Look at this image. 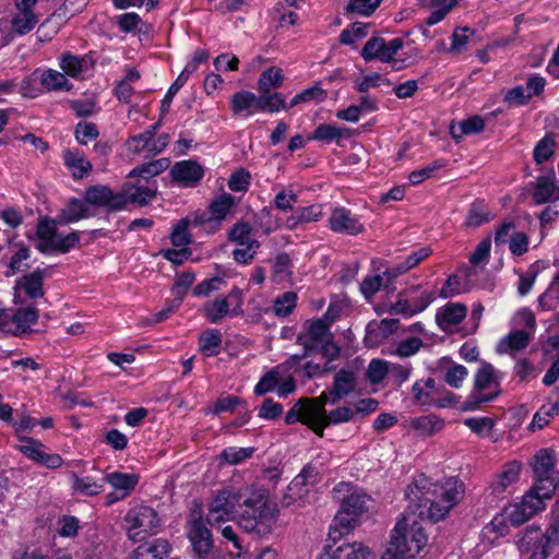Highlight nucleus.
<instances>
[{
  "label": "nucleus",
  "mask_w": 559,
  "mask_h": 559,
  "mask_svg": "<svg viewBox=\"0 0 559 559\" xmlns=\"http://www.w3.org/2000/svg\"><path fill=\"white\" fill-rule=\"evenodd\" d=\"M277 515L278 509L270 503L267 495L252 492L238 510V525L247 533L263 537L271 533Z\"/></svg>",
  "instance_id": "obj_1"
},
{
  "label": "nucleus",
  "mask_w": 559,
  "mask_h": 559,
  "mask_svg": "<svg viewBox=\"0 0 559 559\" xmlns=\"http://www.w3.org/2000/svg\"><path fill=\"white\" fill-rule=\"evenodd\" d=\"M428 535L418 521L408 523L405 516L397 520L389 546L381 559H413L427 545Z\"/></svg>",
  "instance_id": "obj_2"
},
{
  "label": "nucleus",
  "mask_w": 559,
  "mask_h": 559,
  "mask_svg": "<svg viewBox=\"0 0 559 559\" xmlns=\"http://www.w3.org/2000/svg\"><path fill=\"white\" fill-rule=\"evenodd\" d=\"M557 453L552 448H540L528 461L533 484L528 491L544 500L551 499L559 486Z\"/></svg>",
  "instance_id": "obj_3"
},
{
  "label": "nucleus",
  "mask_w": 559,
  "mask_h": 559,
  "mask_svg": "<svg viewBox=\"0 0 559 559\" xmlns=\"http://www.w3.org/2000/svg\"><path fill=\"white\" fill-rule=\"evenodd\" d=\"M133 189L132 193H128L124 190L114 191L107 185H92L88 187L87 200L96 207L114 213L124 210L129 203L145 205L156 197V191L150 187L134 186Z\"/></svg>",
  "instance_id": "obj_4"
},
{
  "label": "nucleus",
  "mask_w": 559,
  "mask_h": 559,
  "mask_svg": "<svg viewBox=\"0 0 559 559\" xmlns=\"http://www.w3.org/2000/svg\"><path fill=\"white\" fill-rule=\"evenodd\" d=\"M427 479L420 477L409 484L405 490V497L411 503L417 508L420 518H427L432 523H438L443 520L452 508H448L438 497H429L427 487Z\"/></svg>",
  "instance_id": "obj_5"
},
{
  "label": "nucleus",
  "mask_w": 559,
  "mask_h": 559,
  "mask_svg": "<svg viewBox=\"0 0 559 559\" xmlns=\"http://www.w3.org/2000/svg\"><path fill=\"white\" fill-rule=\"evenodd\" d=\"M491 384H495L496 386H499L500 384L497 371L490 362L481 360L480 366L475 373L474 388L463 402L461 409L464 412H473L478 409L481 404L495 401L499 396L500 390L493 393L483 392Z\"/></svg>",
  "instance_id": "obj_6"
},
{
  "label": "nucleus",
  "mask_w": 559,
  "mask_h": 559,
  "mask_svg": "<svg viewBox=\"0 0 559 559\" xmlns=\"http://www.w3.org/2000/svg\"><path fill=\"white\" fill-rule=\"evenodd\" d=\"M211 525L200 508H195L189 514L187 520V537L190 543L192 554L198 559H209L214 549V539Z\"/></svg>",
  "instance_id": "obj_7"
},
{
  "label": "nucleus",
  "mask_w": 559,
  "mask_h": 559,
  "mask_svg": "<svg viewBox=\"0 0 559 559\" xmlns=\"http://www.w3.org/2000/svg\"><path fill=\"white\" fill-rule=\"evenodd\" d=\"M246 497L229 489H222L216 492L209 504L207 522L213 525L215 522L226 521L238 515V510Z\"/></svg>",
  "instance_id": "obj_8"
},
{
  "label": "nucleus",
  "mask_w": 559,
  "mask_h": 559,
  "mask_svg": "<svg viewBox=\"0 0 559 559\" xmlns=\"http://www.w3.org/2000/svg\"><path fill=\"white\" fill-rule=\"evenodd\" d=\"M124 519L130 524L129 534L134 539L140 533L156 534L160 526L157 511L150 506L141 504L132 508Z\"/></svg>",
  "instance_id": "obj_9"
},
{
  "label": "nucleus",
  "mask_w": 559,
  "mask_h": 559,
  "mask_svg": "<svg viewBox=\"0 0 559 559\" xmlns=\"http://www.w3.org/2000/svg\"><path fill=\"white\" fill-rule=\"evenodd\" d=\"M19 440L26 444L19 445L17 450L34 463L49 469L59 468L63 464V459L60 454L44 452L43 449L46 445L40 440L27 436H19Z\"/></svg>",
  "instance_id": "obj_10"
},
{
  "label": "nucleus",
  "mask_w": 559,
  "mask_h": 559,
  "mask_svg": "<svg viewBox=\"0 0 559 559\" xmlns=\"http://www.w3.org/2000/svg\"><path fill=\"white\" fill-rule=\"evenodd\" d=\"M326 226L335 234L347 236H357L365 231L359 216L345 206H336L332 210Z\"/></svg>",
  "instance_id": "obj_11"
},
{
  "label": "nucleus",
  "mask_w": 559,
  "mask_h": 559,
  "mask_svg": "<svg viewBox=\"0 0 559 559\" xmlns=\"http://www.w3.org/2000/svg\"><path fill=\"white\" fill-rule=\"evenodd\" d=\"M544 508L545 500L527 490L520 503L504 508L502 512L508 515L510 525L516 527L527 522Z\"/></svg>",
  "instance_id": "obj_12"
},
{
  "label": "nucleus",
  "mask_w": 559,
  "mask_h": 559,
  "mask_svg": "<svg viewBox=\"0 0 559 559\" xmlns=\"http://www.w3.org/2000/svg\"><path fill=\"white\" fill-rule=\"evenodd\" d=\"M519 544L522 551L530 552L527 559H547L556 548L548 543L547 537L538 527L527 528Z\"/></svg>",
  "instance_id": "obj_13"
},
{
  "label": "nucleus",
  "mask_w": 559,
  "mask_h": 559,
  "mask_svg": "<svg viewBox=\"0 0 559 559\" xmlns=\"http://www.w3.org/2000/svg\"><path fill=\"white\" fill-rule=\"evenodd\" d=\"M87 192L88 187L85 189L83 199L75 197L70 198L67 204L58 212L57 223H59L60 226H67L93 216L88 205H96L87 200Z\"/></svg>",
  "instance_id": "obj_14"
},
{
  "label": "nucleus",
  "mask_w": 559,
  "mask_h": 559,
  "mask_svg": "<svg viewBox=\"0 0 559 559\" xmlns=\"http://www.w3.org/2000/svg\"><path fill=\"white\" fill-rule=\"evenodd\" d=\"M318 559H374V556L361 543H343L341 547L324 546Z\"/></svg>",
  "instance_id": "obj_15"
},
{
  "label": "nucleus",
  "mask_w": 559,
  "mask_h": 559,
  "mask_svg": "<svg viewBox=\"0 0 559 559\" xmlns=\"http://www.w3.org/2000/svg\"><path fill=\"white\" fill-rule=\"evenodd\" d=\"M170 176L183 187H195L204 177V168L193 159L180 160L170 168Z\"/></svg>",
  "instance_id": "obj_16"
},
{
  "label": "nucleus",
  "mask_w": 559,
  "mask_h": 559,
  "mask_svg": "<svg viewBox=\"0 0 559 559\" xmlns=\"http://www.w3.org/2000/svg\"><path fill=\"white\" fill-rule=\"evenodd\" d=\"M358 523V519L353 515L342 513V510L335 515L330 525L326 544L324 546L341 547L343 543H348L345 536L350 534Z\"/></svg>",
  "instance_id": "obj_17"
},
{
  "label": "nucleus",
  "mask_w": 559,
  "mask_h": 559,
  "mask_svg": "<svg viewBox=\"0 0 559 559\" xmlns=\"http://www.w3.org/2000/svg\"><path fill=\"white\" fill-rule=\"evenodd\" d=\"M87 4L88 0H64V2L57 8L49 17L40 24L38 32L49 24L55 23L56 26L53 33H57L60 26L66 24L74 15L81 13Z\"/></svg>",
  "instance_id": "obj_18"
},
{
  "label": "nucleus",
  "mask_w": 559,
  "mask_h": 559,
  "mask_svg": "<svg viewBox=\"0 0 559 559\" xmlns=\"http://www.w3.org/2000/svg\"><path fill=\"white\" fill-rule=\"evenodd\" d=\"M57 216L51 218L49 216H40L36 225L35 237L38 242L35 248L43 254L50 253V247L56 240L58 234Z\"/></svg>",
  "instance_id": "obj_19"
},
{
  "label": "nucleus",
  "mask_w": 559,
  "mask_h": 559,
  "mask_svg": "<svg viewBox=\"0 0 559 559\" xmlns=\"http://www.w3.org/2000/svg\"><path fill=\"white\" fill-rule=\"evenodd\" d=\"M464 492V483L457 476H451L437 486L432 496L447 503L448 508H454L463 499Z\"/></svg>",
  "instance_id": "obj_20"
},
{
  "label": "nucleus",
  "mask_w": 559,
  "mask_h": 559,
  "mask_svg": "<svg viewBox=\"0 0 559 559\" xmlns=\"http://www.w3.org/2000/svg\"><path fill=\"white\" fill-rule=\"evenodd\" d=\"M49 267H36L33 272L24 274L16 283V288H22L29 299H38L44 297V281L48 275Z\"/></svg>",
  "instance_id": "obj_21"
},
{
  "label": "nucleus",
  "mask_w": 559,
  "mask_h": 559,
  "mask_svg": "<svg viewBox=\"0 0 559 559\" xmlns=\"http://www.w3.org/2000/svg\"><path fill=\"white\" fill-rule=\"evenodd\" d=\"M62 160L63 165L69 169L75 180L87 177L93 169L92 163L80 148L64 150L62 152Z\"/></svg>",
  "instance_id": "obj_22"
},
{
  "label": "nucleus",
  "mask_w": 559,
  "mask_h": 559,
  "mask_svg": "<svg viewBox=\"0 0 559 559\" xmlns=\"http://www.w3.org/2000/svg\"><path fill=\"white\" fill-rule=\"evenodd\" d=\"M357 379L355 372L345 368L335 372L333 384L330 389L331 401L330 404L334 405L343 397L347 396L356 390Z\"/></svg>",
  "instance_id": "obj_23"
},
{
  "label": "nucleus",
  "mask_w": 559,
  "mask_h": 559,
  "mask_svg": "<svg viewBox=\"0 0 559 559\" xmlns=\"http://www.w3.org/2000/svg\"><path fill=\"white\" fill-rule=\"evenodd\" d=\"M39 310L33 306L20 307L11 316V322L14 324L13 335L23 336L33 332L32 325L37 323Z\"/></svg>",
  "instance_id": "obj_24"
},
{
  "label": "nucleus",
  "mask_w": 559,
  "mask_h": 559,
  "mask_svg": "<svg viewBox=\"0 0 559 559\" xmlns=\"http://www.w3.org/2000/svg\"><path fill=\"white\" fill-rule=\"evenodd\" d=\"M522 466V462L519 460L507 462L502 466V471L490 484L492 493L501 495L510 485L516 483L520 478Z\"/></svg>",
  "instance_id": "obj_25"
},
{
  "label": "nucleus",
  "mask_w": 559,
  "mask_h": 559,
  "mask_svg": "<svg viewBox=\"0 0 559 559\" xmlns=\"http://www.w3.org/2000/svg\"><path fill=\"white\" fill-rule=\"evenodd\" d=\"M105 485L108 484L112 489L121 493V497L128 498L136 485L139 484L140 476L134 473L112 472L104 476Z\"/></svg>",
  "instance_id": "obj_26"
},
{
  "label": "nucleus",
  "mask_w": 559,
  "mask_h": 559,
  "mask_svg": "<svg viewBox=\"0 0 559 559\" xmlns=\"http://www.w3.org/2000/svg\"><path fill=\"white\" fill-rule=\"evenodd\" d=\"M412 429L420 437H430L443 430L445 421L438 415L429 414L411 419Z\"/></svg>",
  "instance_id": "obj_27"
},
{
  "label": "nucleus",
  "mask_w": 559,
  "mask_h": 559,
  "mask_svg": "<svg viewBox=\"0 0 559 559\" xmlns=\"http://www.w3.org/2000/svg\"><path fill=\"white\" fill-rule=\"evenodd\" d=\"M259 93L258 111L275 114L292 108L288 107L285 95L280 92L262 90Z\"/></svg>",
  "instance_id": "obj_28"
},
{
  "label": "nucleus",
  "mask_w": 559,
  "mask_h": 559,
  "mask_svg": "<svg viewBox=\"0 0 559 559\" xmlns=\"http://www.w3.org/2000/svg\"><path fill=\"white\" fill-rule=\"evenodd\" d=\"M171 546L167 539L154 538L135 548V557L142 559H165L168 557Z\"/></svg>",
  "instance_id": "obj_29"
},
{
  "label": "nucleus",
  "mask_w": 559,
  "mask_h": 559,
  "mask_svg": "<svg viewBox=\"0 0 559 559\" xmlns=\"http://www.w3.org/2000/svg\"><path fill=\"white\" fill-rule=\"evenodd\" d=\"M71 478L73 491L81 496L95 497L103 492L105 487L104 476L102 478L92 476L80 477L75 473H72Z\"/></svg>",
  "instance_id": "obj_30"
},
{
  "label": "nucleus",
  "mask_w": 559,
  "mask_h": 559,
  "mask_svg": "<svg viewBox=\"0 0 559 559\" xmlns=\"http://www.w3.org/2000/svg\"><path fill=\"white\" fill-rule=\"evenodd\" d=\"M307 407L308 404L306 403L305 397L297 400V402L286 413L284 417L285 424L290 426L300 423L314 432L318 424L311 415H308Z\"/></svg>",
  "instance_id": "obj_31"
},
{
  "label": "nucleus",
  "mask_w": 559,
  "mask_h": 559,
  "mask_svg": "<svg viewBox=\"0 0 559 559\" xmlns=\"http://www.w3.org/2000/svg\"><path fill=\"white\" fill-rule=\"evenodd\" d=\"M169 166L170 159L167 157L146 162L131 169L128 178H142L147 181L164 173Z\"/></svg>",
  "instance_id": "obj_32"
},
{
  "label": "nucleus",
  "mask_w": 559,
  "mask_h": 559,
  "mask_svg": "<svg viewBox=\"0 0 559 559\" xmlns=\"http://www.w3.org/2000/svg\"><path fill=\"white\" fill-rule=\"evenodd\" d=\"M355 416V412L353 408L348 406H338L335 409L330 411L322 420H320V424L318 423V426L314 429V433L318 437L324 436V429L331 425H340L344 423L350 421Z\"/></svg>",
  "instance_id": "obj_33"
},
{
  "label": "nucleus",
  "mask_w": 559,
  "mask_h": 559,
  "mask_svg": "<svg viewBox=\"0 0 559 559\" xmlns=\"http://www.w3.org/2000/svg\"><path fill=\"white\" fill-rule=\"evenodd\" d=\"M223 336L217 329H206L198 338L199 350L206 357H214L221 353Z\"/></svg>",
  "instance_id": "obj_34"
},
{
  "label": "nucleus",
  "mask_w": 559,
  "mask_h": 559,
  "mask_svg": "<svg viewBox=\"0 0 559 559\" xmlns=\"http://www.w3.org/2000/svg\"><path fill=\"white\" fill-rule=\"evenodd\" d=\"M485 119L479 115L469 116L462 120L456 127L451 126L450 133L452 138L459 142L464 135L478 134L485 130Z\"/></svg>",
  "instance_id": "obj_35"
},
{
  "label": "nucleus",
  "mask_w": 559,
  "mask_h": 559,
  "mask_svg": "<svg viewBox=\"0 0 559 559\" xmlns=\"http://www.w3.org/2000/svg\"><path fill=\"white\" fill-rule=\"evenodd\" d=\"M230 302L227 296H218L203 306V316L210 323L221 322L229 313Z\"/></svg>",
  "instance_id": "obj_36"
},
{
  "label": "nucleus",
  "mask_w": 559,
  "mask_h": 559,
  "mask_svg": "<svg viewBox=\"0 0 559 559\" xmlns=\"http://www.w3.org/2000/svg\"><path fill=\"white\" fill-rule=\"evenodd\" d=\"M556 186L554 174L542 175L537 177L534 185L532 198L535 204H544L551 201Z\"/></svg>",
  "instance_id": "obj_37"
},
{
  "label": "nucleus",
  "mask_w": 559,
  "mask_h": 559,
  "mask_svg": "<svg viewBox=\"0 0 559 559\" xmlns=\"http://www.w3.org/2000/svg\"><path fill=\"white\" fill-rule=\"evenodd\" d=\"M235 205V197L230 193L223 192L211 201L209 205V219L216 222L224 221Z\"/></svg>",
  "instance_id": "obj_38"
},
{
  "label": "nucleus",
  "mask_w": 559,
  "mask_h": 559,
  "mask_svg": "<svg viewBox=\"0 0 559 559\" xmlns=\"http://www.w3.org/2000/svg\"><path fill=\"white\" fill-rule=\"evenodd\" d=\"M510 526L508 515L501 512L483 527L481 537L483 539H488L491 544H495L497 539L509 534Z\"/></svg>",
  "instance_id": "obj_39"
},
{
  "label": "nucleus",
  "mask_w": 559,
  "mask_h": 559,
  "mask_svg": "<svg viewBox=\"0 0 559 559\" xmlns=\"http://www.w3.org/2000/svg\"><path fill=\"white\" fill-rule=\"evenodd\" d=\"M530 333L525 330H512L498 344L500 353L520 352L527 347L530 343Z\"/></svg>",
  "instance_id": "obj_40"
},
{
  "label": "nucleus",
  "mask_w": 559,
  "mask_h": 559,
  "mask_svg": "<svg viewBox=\"0 0 559 559\" xmlns=\"http://www.w3.org/2000/svg\"><path fill=\"white\" fill-rule=\"evenodd\" d=\"M467 314V307L460 302H449L437 311L436 321L450 325L460 324Z\"/></svg>",
  "instance_id": "obj_41"
},
{
  "label": "nucleus",
  "mask_w": 559,
  "mask_h": 559,
  "mask_svg": "<svg viewBox=\"0 0 559 559\" xmlns=\"http://www.w3.org/2000/svg\"><path fill=\"white\" fill-rule=\"evenodd\" d=\"M369 496L364 492L354 491L346 496L341 503L342 513L359 518L362 513L368 511L367 502Z\"/></svg>",
  "instance_id": "obj_42"
},
{
  "label": "nucleus",
  "mask_w": 559,
  "mask_h": 559,
  "mask_svg": "<svg viewBox=\"0 0 559 559\" xmlns=\"http://www.w3.org/2000/svg\"><path fill=\"white\" fill-rule=\"evenodd\" d=\"M40 83L48 91H66L73 88V84L67 79L64 73L53 69L45 70L40 76Z\"/></svg>",
  "instance_id": "obj_43"
},
{
  "label": "nucleus",
  "mask_w": 559,
  "mask_h": 559,
  "mask_svg": "<svg viewBox=\"0 0 559 559\" xmlns=\"http://www.w3.org/2000/svg\"><path fill=\"white\" fill-rule=\"evenodd\" d=\"M321 216V205L312 204L309 206H302L294 211V214L288 217L287 224L290 228H295L297 225L302 223L317 222Z\"/></svg>",
  "instance_id": "obj_44"
},
{
  "label": "nucleus",
  "mask_w": 559,
  "mask_h": 559,
  "mask_svg": "<svg viewBox=\"0 0 559 559\" xmlns=\"http://www.w3.org/2000/svg\"><path fill=\"white\" fill-rule=\"evenodd\" d=\"M370 24L365 22H354L350 23L347 27H345L340 36L338 41L342 45L352 46L357 40H360L368 36Z\"/></svg>",
  "instance_id": "obj_45"
},
{
  "label": "nucleus",
  "mask_w": 559,
  "mask_h": 559,
  "mask_svg": "<svg viewBox=\"0 0 559 559\" xmlns=\"http://www.w3.org/2000/svg\"><path fill=\"white\" fill-rule=\"evenodd\" d=\"M490 221V212L484 200L476 199L471 203L464 224L467 227H479Z\"/></svg>",
  "instance_id": "obj_46"
},
{
  "label": "nucleus",
  "mask_w": 559,
  "mask_h": 559,
  "mask_svg": "<svg viewBox=\"0 0 559 559\" xmlns=\"http://www.w3.org/2000/svg\"><path fill=\"white\" fill-rule=\"evenodd\" d=\"M81 247V231L72 230L64 236L58 235L50 247V252L66 254L74 249H80Z\"/></svg>",
  "instance_id": "obj_47"
},
{
  "label": "nucleus",
  "mask_w": 559,
  "mask_h": 559,
  "mask_svg": "<svg viewBox=\"0 0 559 559\" xmlns=\"http://www.w3.org/2000/svg\"><path fill=\"white\" fill-rule=\"evenodd\" d=\"M326 97H328V92L322 88L320 82H317L314 85L297 93L290 99L288 107H295L299 104L309 103V102L322 103L326 99Z\"/></svg>",
  "instance_id": "obj_48"
},
{
  "label": "nucleus",
  "mask_w": 559,
  "mask_h": 559,
  "mask_svg": "<svg viewBox=\"0 0 559 559\" xmlns=\"http://www.w3.org/2000/svg\"><path fill=\"white\" fill-rule=\"evenodd\" d=\"M432 254V249L427 246L419 248L413 252H411L404 261L396 264L394 266L395 274H405L409 270L416 267L418 264H420L423 261H425L427 258H429Z\"/></svg>",
  "instance_id": "obj_49"
},
{
  "label": "nucleus",
  "mask_w": 559,
  "mask_h": 559,
  "mask_svg": "<svg viewBox=\"0 0 559 559\" xmlns=\"http://www.w3.org/2000/svg\"><path fill=\"white\" fill-rule=\"evenodd\" d=\"M191 219L186 216L180 218L173 227L169 236L170 242L174 247H187L192 242V236L189 233Z\"/></svg>",
  "instance_id": "obj_50"
},
{
  "label": "nucleus",
  "mask_w": 559,
  "mask_h": 559,
  "mask_svg": "<svg viewBox=\"0 0 559 559\" xmlns=\"http://www.w3.org/2000/svg\"><path fill=\"white\" fill-rule=\"evenodd\" d=\"M254 107L258 110V96L249 91L236 92L230 98V109L234 115Z\"/></svg>",
  "instance_id": "obj_51"
},
{
  "label": "nucleus",
  "mask_w": 559,
  "mask_h": 559,
  "mask_svg": "<svg viewBox=\"0 0 559 559\" xmlns=\"http://www.w3.org/2000/svg\"><path fill=\"white\" fill-rule=\"evenodd\" d=\"M284 83V75L281 68L270 67L265 69L258 81V91H272L280 88Z\"/></svg>",
  "instance_id": "obj_52"
},
{
  "label": "nucleus",
  "mask_w": 559,
  "mask_h": 559,
  "mask_svg": "<svg viewBox=\"0 0 559 559\" xmlns=\"http://www.w3.org/2000/svg\"><path fill=\"white\" fill-rule=\"evenodd\" d=\"M280 381V366H275L266 371L259 379L258 383L253 388V393L257 396L265 395L270 392L276 391V386Z\"/></svg>",
  "instance_id": "obj_53"
},
{
  "label": "nucleus",
  "mask_w": 559,
  "mask_h": 559,
  "mask_svg": "<svg viewBox=\"0 0 559 559\" xmlns=\"http://www.w3.org/2000/svg\"><path fill=\"white\" fill-rule=\"evenodd\" d=\"M85 57L66 51L60 56L59 66L66 75L78 78L84 70Z\"/></svg>",
  "instance_id": "obj_54"
},
{
  "label": "nucleus",
  "mask_w": 559,
  "mask_h": 559,
  "mask_svg": "<svg viewBox=\"0 0 559 559\" xmlns=\"http://www.w3.org/2000/svg\"><path fill=\"white\" fill-rule=\"evenodd\" d=\"M255 448L227 447L221 452V459L229 465H238L252 457Z\"/></svg>",
  "instance_id": "obj_55"
},
{
  "label": "nucleus",
  "mask_w": 559,
  "mask_h": 559,
  "mask_svg": "<svg viewBox=\"0 0 559 559\" xmlns=\"http://www.w3.org/2000/svg\"><path fill=\"white\" fill-rule=\"evenodd\" d=\"M306 403L308 404L307 411L308 415H311L317 424H320V420L324 418V416L328 414L325 409V405L330 403L331 395L330 391H323L319 396L317 397H305Z\"/></svg>",
  "instance_id": "obj_56"
},
{
  "label": "nucleus",
  "mask_w": 559,
  "mask_h": 559,
  "mask_svg": "<svg viewBox=\"0 0 559 559\" xmlns=\"http://www.w3.org/2000/svg\"><path fill=\"white\" fill-rule=\"evenodd\" d=\"M247 405V402L236 395H221L212 407L209 409L207 414L213 416H218L225 412H234L237 406Z\"/></svg>",
  "instance_id": "obj_57"
},
{
  "label": "nucleus",
  "mask_w": 559,
  "mask_h": 559,
  "mask_svg": "<svg viewBox=\"0 0 559 559\" xmlns=\"http://www.w3.org/2000/svg\"><path fill=\"white\" fill-rule=\"evenodd\" d=\"M447 166V160L439 158L433 160L431 164L420 169H415L408 175V180L412 186H418L425 180L433 177L435 173Z\"/></svg>",
  "instance_id": "obj_58"
},
{
  "label": "nucleus",
  "mask_w": 559,
  "mask_h": 559,
  "mask_svg": "<svg viewBox=\"0 0 559 559\" xmlns=\"http://www.w3.org/2000/svg\"><path fill=\"white\" fill-rule=\"evenodd\" d=\"M297 294L294 292H286L283 295L278 296L273 304V312L277 317H287L289 316L294 309L296 308L297 304Z\"/></svg>",
  "instance_id": "obj_59"
},
{
  "label": "nucleus",
  "mask_w": 559,
  "mask_h": 559,
  "mask_svg": "<svg viewBox=\"0 0 559 559\" xmlns=\"http://www.w3.org/2000/svg\"><path fill=\"white\" fill-rule=\"evenodd\" d=\"M383 0H349L345 7V13H356L361 16H370L380 7Z\"/></svg>",
  "instance_id": "obj_60"
},
{
  "label": "nucleus",
  "mask_w": 559,
  "mask_h": 559,
  "mask_svg": "<svg viewBox=\"0 0 559 559\" xmlns=\"http://www.w3.org/2000/svg\"><path fill=\"white\" fill-rule=\"evenodd\" d=\"M228 188L233 192H247L251 185V174L243 167L236 169L228 178Z\"/></svg>",
  "instance_id": "obj_61"
},
{
  "label": "nucleus",
  "mask_w": 559,
  "mask_h": 559,
  "mask_svg": "<svg viewBox=\"0 0 559 559\" xmlns=\"http://www.w3.org/2000/svg\"><path fill=\"white\" fill-rule=\"evenodd\" d=\"M384 38L380 36H372L364 45L360 56L366 62L372 60H380Z\"/></svg>",
  "instance_id": "obj_62"
},
{
  "label": "nucleus",
  "mask_w": 559,
  "mask_h": 559,
  "mask_svg": "<svg viewBox=\"0 0 559 559\" xmlns=\"http://www.w3.org/2000/svg\"><path fill=\"white\" fill-rule=\"evenodd\" d=\"M21 15H16L12 20L14 31L19 35H25L29 33L38 23V19L34 12H20Z\"/></svg>",
  "instance_id": "obj_63"
},
{
  "label": "nucleus",
  "mask_w": 559,
  "mask_h": 559,
  "mask_svg": "<svg viewBox=\"0 0 559 559\" xmlns=\"http://www.w3.org/2000/svg\"><path fill=\"white\" fill-rule=\"evenodd\" d=\"M99 131L94 122L80 121L75 126L74 136L82 145H86L90 140L97 139Z\"/></svg>",
  "instance_id": "obj_64"
}]
</instances>
